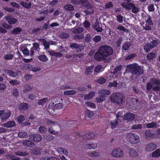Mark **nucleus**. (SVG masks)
Masks as SVG:
<instances>
[{
	"label": "nucleus",
	"mask_w": 160,
	"mask_h": 160,
	"mask_svg": "<svg viewBox=\"0 0 160 160\" xmlns=\"http://www.w3.org/2000/svg\"><path fill=\"white\" fill-rule=\"evenodd\" d=\"M113 49L111 47L107 45L101 46L96 52L94 57L97 61H104L106 58L112 54Z\"/></svg>",
	"instance_id": "obj_1"
},
{
	"label": "nucleus",
	"mask_w": 160,
	"mask_h": 160,
	"mask_svg": "<svg viewBox=\"0 0 160 160\" xmlns=\"http://www.w3.org/2000/svg\"><path fill=\"white\" fill-rule=\"evenodd\" d=\"M125 71L127 72H130L132 75L136 76L142 74L144 72L142 67L135 63L127 65Z\"/></svg>",
	"instance_id": "obj_2"
},
{
	"label": "nucleus",
	"mask_w": 160,
	"mask_h": 160,
	"mask_svg": "<svg viewBox=\"0 0 160 160\" xmlns=\"http://www.w3.org/2000/svg\"><path fill=\"white\" fill-rule=\"evenodd\" d=\"M111 101L117 104H121L125 102V96L122 93H113L110 96Z\"/></svg>",
	"instance_id": "obj_3"
},
{
	"label": "nucleus",
	"mask_w": 160,
	"mask_h": 160,
	"mask_svg": "<svg viewBox=\"0 0 160 160\" xmlns=\"http://www.w3.org/2000/svg\"><path fill=\"white\" fill-rule=\"evenodd\" d=\"M127 141L132 144H136L140 141L139 136L136 134L134 133H128L126 136Z\"/></svg>",
	"instance_id": "obj_4"
},
{
	"label": "nucleus",
	"mask_w": 160,
	"mask_h": 160,
	"mask_svg": "<svg viewBox=\"0 0 160 160\" xmlns=\"http://www.w3.org/2000/svg\"><path fill=\"white\" fill-rule=\"evenodd\" d=\"M122 7L130 11L132 9V12L134 13H137L138 12L139 9L138 8L136 7L133 3H123L122 4Z\"/></svg>",
	"instance_id": "obj_5"
},
{
	"label": "nucleus",
	"mask_w": 160,
	"mask_h": 160,
	"mask_svg": "<svg viewBox=\"0 0 160 160\" xmlns=\"http://www.w3.org/2000/svg\"><path fill=\"white\" fill-rule=\"evenodd\" d=\"M111 155L115 158L122 157L123 155V152L119 149H114L112 151Z\"/></svg>",
	"instance_id": "obj_6"
},
{
	"label": "nucleus",
	"mask_w": 160,
	"mask_h": 160,
	"mask_svg": "<svg viewBox=\"0 0 160 160\" xmlns=\"http://www.w3.org/2000/svg\"><path fill=\"white\" fill-rule=\"evenodd\" d=\"M29 139L31 141H34L36 142H38L42 140V137L40 135L37 134H33L29 136Z\"/></svg>",
	"instance_id": "obj_7"
},
{
	"label": "nucleus",
	"mask_w": 160,
	"mask_h": 160,
	"mask_svg": "<svg viewBox=\"0 0 160 160\" xmlns=\"http://www.w3.org/2000/svg\"><path fill=\"white\" fill-rule=\"evenodd\" d=\"M69 47L72 49H75L77 51L79 52L83 50V47L79 44L75 43H70Z\"/></svg>",
	"instance_id": "obj_8"
},
{
	"label": "nucleus",
	"mask_w": 160,
	"mask_h": 160,
	"mask_svg": "<svg viewBox=\"0 0 160 160\" xmlns=\"http://www.w3.org/2000/svg\"><path fill=\"white\" fill-rule=\"evenodd\" d=\"M10 24H14L16 23L18 20L15 18H14L11 16H7L4 18Z\"/></svg>",
	"instance_id": "obj_9"
},
{
	"label": "nucleus",
	"mask_w": 160,
	"mask_h": 160,
	"mask_svg": "<svg viewBox=\"0 0 160 160\" xmlns=\"http://www.w3.org/2000/svg\"><path fill=\"white\" fill-rule=\"evenodd\" d=\"M157 148V145L153 143H150L147 144L146 147V150L148 151H152L156 149Z\"/></svg>",
	"instance_id": "obj_10"
},
{
	"label": "nucleus",
	"mask_w": 160,
	"mask_h": 160,
	"mask_svg": "<svg viewBox=\"0 0 160 160\" xmlns=\"http://www.w3.org/2000/svg\"><path fill=\"white\" fill-rule=\"evenodd\" d=\"M134 114L131 113H128L125 114L124 117L123 118L124 120H132L135 118Z\"/></svg>",
	"instance_id": "obj_11"
},
{
	"label": "nucleus",
	"mask_w": 160,
	"mask_h": 160,
	"mask_svg": "<svg viewBox=\"0 0 160 160\" xmlns=\"http://www.w3.org/2000/svg\"><path fill=\"white\" fill-rule=\"evenodd\" d=\"M144 125L146 126L147 128H157L158 127V124L155 122H153L151 123H145Z\"/></svg>",
	"instance_id": "obj_12"
},
{
	"label": "nucleus",
	"mask_w": 160,
	"mask_h": 160,
	"mask_svg": "<svg viewBox=\"0 0 160 160\" xmlns=\"http://www.w3.org/2000/svg\"><path fill=\"white\" fill-rule=\"evenodd\" d=\"M92 27L97 32H101L102 30V28L100 26L99 23L97 21L94 23Z\"/></svg>",
	"instance_id": "obj_13"
},
{
	"label": "nucleus",
	"mask_w": 160,
	"mask_h": 160,
	"mask_svg": "<svg viewBox=\"0 0 160 160\" xmlns=\"http://www.w3.org/2000/svg\"><path fill=\"white\" fill-rule=\"evenodd\" d=\"M15 122L14 121H8L6 123H4L3 125L4 127L7 128L13 127H15Z\"/></svg>",
	"instance_id": "obj_14"
},
{
	"label": "nucleus",
	"mask_w": 160,
	"mask_h": 160,
	"mask_svg": "<svg viewBox=\"0 0 160 160\" xmlns=\"http://www.w3.org/2000/svg\"><path fill=\"white\" fill-rule=\"evenodd\" d=\"M11 115L10 112H4L2 117H1V119L2 122H4V120L8 119Z\"/></svg>",
	"instance_id": "obj_15"
},
{
	"label": "nucleus",
	"mask_w": 160,
	"mask_h": 160,
	"mask_svg": "<svg viewBox=\"0 0 160 160\" xmlns=\"http://www.w3.org/2000/svg\"><path fill=\"white\" fill-rule=\"evenodd\" d=\"M131 42H129L126 41L123 43L122 47V50L126 51L129 49L131 47Z\"/></svg>",
	"instance_id": "obj_16"
},
{
	"label": "nucleus",
	"mask_w": 160,
	"mask_h": 160,
	"mask_svg": "<svg viewBox=\"0 0 160 160\" xmlns=\"http://www.w3.org/2000/svg\"><path fill=\"white\" fill-rule=\"evenodd\" d=\"M93 66L87 67L85 69V74L86 75L88 76L91 74L93 71Z\"/></svg>",
	"instance_id": "obj_17"
},
{
	"label": "nucleus",
	"mask_w": 160,
	"mask_h": 160,
	"mask_svg": "<svg viewBox=\"0 0 160 160\" xmlns=\"http://www.w3.org/2000/svg\"><path fill=\"white\" fill-rule=\"evenodd\" d=\"M128 152L129 155L132 157H137L138 155V154L136 150L132 148H129Z\"/></svg>",
	"instance_id": "obj_18"
},
{
	"label": "nucleus",
	"mask_w": 160,
	"mask_h": 160,
	"mask_svg": "<svg viewBox=\"0 0 160 160\" xmlns=\"http://www.w3.org/2000/svg\"><path fill=\"white\" fill-rule=\"evenodd\" d=\"M111 93V92L109 90L107 89H102L99 91V93L103 96L105 95H109Z\"/></svg>",
	"instance_id": "obj_19"
},
{
	"label": "nucleus",
	"mask_w": 160,
	"mask_h": 160,
	"mask_svg": "<svg viewBox=\"0 0 160 160\" xmlns=\"http://www.w3.org/2000/svg\"><path fill=\"white\" fill-rule=\"evenodd\" d=\"M64 8L65 9L69 12H72L74 10V6L69 4H67L65 5Z\"/></svg>",
	"instance_id": "obj_20"
},
{
	"label": "nucleus",
	"mask_w": 160,
	"mask_h": 160,
	"mask_svg": "<svg viewBox=\"0 0 160 160\" xmlns=\"http://www.w3.org/2000/svg\"><path fill=\"white\" fill-rule=\"evenodd\" d=\"M95 135L93 133H86L83 135V137L85 139H90L95 137Z\"/></svg>",
	"instance_id": "obj_21"
},
{
	"label": "nucleus",
	"mask_w": 160,
	"mask_h": 160,
	"mask_svg": "<svg viewBox=\"0 0 160 160\" xmlns=\"http://www.w3.org/2000/svg\"><path fill=\"white\" fill-rule=\"evenodd\" d=\"M22 31V29L19 27H17L11 31V34L17 35L19 34Z\"/></svg>",
	"instance_id": "obj_22"
},
{
	"label": "nucleus",
	"mask_w": 160,
	"mask_h": 160,
	"mask_svg": "<svg viewBox=\"0 0 160 160\" xmlns=\"http://www.w3.org/2000/svg\"><path fill=\"white\" fill-rule=\"evenodd\" d=\"M41 40L42 41L43 45L44 46V49L47 50L49 48L50 42L44 39H42Z\"/></svg>",
	"instance_id": "obj_23"
},
{
	"label": "nucleus",
	"mask_w": 160,
	"mask_h": 160,
	"mask_svg": "<svg viewBox=\"0 0 160 160\" xmlns=\"http://www.w3.org/2000/svg\"><path fill=\"white\" fill-rule=\"evenodd\" d=\"M22 144L25 146L32 147L34 145L33 142H32L29 140H25L22 143Z\"/></svg>",
	"instance_id": "obj_24"
},
{
	"label": "nucleus",
	"mask_w": 160,
	"mask_h": 160,
	"mask_svg": "<svg viewBox=\"0 0 160 160\" xmlns=\"http://www.w3.org/2000/svg\"><path fill=\"white\" fill-rule=\"evenodd\" d=\"M88 154L89 156L92 157H98L100 155L99 153L95 151L88 152Z\"/></svg>",
	"instance_id": "obj_25"
},
{
	"label": "nucleus",
	"mask_w": 160,
	"mask_h": 160,
	"mask_svg": "<svg viewBox=\"0 0 160 160\" xmlns=\"http://www.w3.org/2000/svg\"><path fill=\"white\" fill-rule=\"evenodd\" d=\"M150 82L153 84L160 86V80L156 78H152L150 79Z\"/></svg>",
	"instance_id": "obj_26"
},
{
	"label": "nucleus",
	"mask_w": 160,
	"mask_h": 160,
	"mask_svg": "<svg viewBox=\"0 0 160 160\" xmlns=\"http://www.w3.org/2000/svg\"><path fill=\"white\" fill-rule=\"evenodd\" d=\"M76 92L74 90H70L64 92L63 94L66 95H74L76 94Z\"/></svg>",
	"instance_id": "obj_27"
},
{
	"label": "nucleus",
	"mask_w": 160,
	"mask_h": 160,
	"mask_svg": "<svg viewBox=\"0 0 160 160\" xmlns=\"http://www.w3.org/2000/svg\"><path fill=\"white\" fill-rule=\"evenodd\" d=\"M156 55L153 52L148 53L147 56L146 58L147 59L150 60L153 59L155 57Z\"/></svg>",
	"instance_id": "obj_28"
},
{
	"label": "nucleus",
	"mask_w": 160,
	"mask_h": 160,
	"mask_svg": "<svg viewBox=\"0 0 160 160\" xmlns=\"http://www.w3.org/2000/svg\"><path fill=\"white\" fill-rule=\"evenodd\" d=\"M33 89V87L32 86L28 84H25L24 87V89L23 91L26 92L30 91Z\"/></svg>",
	"instance_id": "obj_29"
},
{
	"label": "nucleus",
	"mask_w": 160,
	"mask_h": 160,
	"mask_svg": "<svg viewBox=\"0 0 160 160\" xmlns=\"http://www.w3.org/2000/svg\"><path fill=\"white\" fill-rule=\"evenodd\" d=\"M7 73L9 76L14 77L17 76L18 74L17 72L13 71L12 70H8Z\"/></svg>",
	"instance_id": "obj_30"
},
{
	"label": "nucleus",
	"mask_w": 160,
	"mask_h": 160,
	"mask_svg": "<svg viewBox=\"0 0 160 160\" xmlns=\"http://www.w3.org/2000/svg\"><path fill=\"white\" fill-rule=\"evenodd\" d=\"M122 67L121 65H119L115 68L114 69L113 73L114 74H118L121 73Z\"/></svg>",
	"instance_id": "obj_31"
},
{
	"label": "nucleus",
	"mask_w": 160,
	"mask_h": 160,
	"mask_svg": "<svg viewBox=\"0 0 160 160\" xmlns=\"http://www.w3.org/2000/svg\"><path fill=\"white\" fill-rule=\"evenodd\" d=\"M95 95V93L93 92H91L88 94L86 95L84 97V98L86 100L91 98L93 96Z\"/></svg>",
	"instance_id": "obj_32"
},
{
	"label": "nucleus",
	"mask_w": 160,
	"mask_h": 160,
	"mask_svg": "<svg viewBox=\"0 0 160 160\" xmlns=\"http://www.w3.org/2000/svg\"><path fill=\"white\" fill-rule=\"evenodd\" d=\"M84 12L85 13L86 15H87L89 14H92L93 12V10L92 8L89 6L87 8V9L86 11H84Z\"/></svg>",
	"instance_id": "obj_33"
},
{
	"label": "nucleus",
	"mask_w": 160,
	"mask_h": 160,
	"mask_svg": "<svg viewBox=\"0 0 160 160\" xmlns=\"http://www.w3.org/2000/svg\"><path fill=\"white\" fill-rule=\"evenodd\" d=\"M48 98H43L42 99H39L38 101V104L39 105H42L44 104L47 102L48 101Z\"/></svg>",
	"instance_id": "obj_34"
},
{
	"label": "nucleus",
	"mask_w": 160,
	"mask_h": 160,
	"mask_svg": "<svg viewBox=\"0 0 160 160\" xmlns=\"http://www.w3.org/2000/svg\"><path fill=\"white\" fill-rule=\"evenodd\" d=\"M153 48L150 45L149 43L146 44L144 46V49L146 52H149Z\"/></svg>",
	"instance_id": "obj_35"
},
{
	"label": "nucleus",
	"mask_w": 160,
	"mask_h": 160,
	"mask_svg": "<svg viewBox=\"0 0 160 160\" xmlns=\"http://www.w3.org/2000/svg\"><path fill=\"white\" fill-rule=\"evenodd\" d=\"M103 70L102 67L100 65H98L96 66L94 69V71L95 72L99 73L102 71Z\"/></svg>",
	"instance_id": "obj_36"
},
{
	"label": "nucleus",
	"mask_w": 160,
	"mask_h": 160,
	"mask_svg": "<svg viewBox=\"0 0 160 160\" xmlns=\"http://www.w3.org/2000/svg\"><path fill=\"white\" fill-rule=\"evenodd\" d=\"M38 58L40 61L45 62L48 60V58L45 55H41L38 56Z\"/></svg>",
	"instance_id": "obj_37"
},
{
	"label": "nucleus",
	"mask_w": 160,
	"mask_h": 160,
	"mask_svg": "<svg viewBox=\"0 0 160 160\" xmlns=\"http://www.w3.org/2000/svg\"><path fill=\"white\" fill-rule=\"evenodd\" d=\"M152 48L156 47L158 44V42L157 40L153 39L149 43Z\"/></svg>",
	"instance_id": "obj_38"
},
{
	"label": "nucleus",
	"mask_w": 160,
	"mask_h": 160,
	"mask_svg": "<svg viewBox=\"0 0 160 160\" xmlns=\"http://www.w3.org/2000/svg\"><path fill=\"white\" fill-rule=\"evenodd\" d=\"M145 134L146 136L148 137L152 138H153V134L152 133L151 131L150 130H147L145 132Z\"/></svg>",
	"instance_id": "obj_39"
},
{
	"label": "nucleus",
	"mask_w": 160,
	"mask_h": 160,
	"mask_svg": "<svg viewBox=\"0 0 160 160\" xmlns=\"http://www.w3.org/2000/svg\"><path fill=\"white\" fill-rule=\"evenodd\" d=\"M21 109L25 110L29 108L28 104L26 103H22L20 104L19 107Z\"/></svg>",
	"instance_id": "obj_40"
},
{
	"label": "nucleus",
	"mask_w": 160,
	"mask_h": 160,
	"mask_svg": "<svg viewBox=\"0 0 160 160\" xmlns=\"http://www.w3.org/2000/svg\"><path fill=\"white\" fill-rule=\"evenodd\" d=\"M153 157H158L160 156V149H158L154 151L152 154Z\"/></svg>",
	"instance_id": "obj_41"
},
{
	"label": "nucleus",
	"mask_w": 160,
	"mask_h": 160,
	"mask_svg": "<svg viewBox=\"0 0 160 160\" xmlns=\"http://www.w3.org/2000/svg\"><path fill=\"white\" fill-rule=\"evenodd\" d=\"M91 35L89 33L87 34L85 36L84 38V41L86 43H89L91 41Z\"/></svg>",
	"instance_id": "obj_42"
},
{
	"label": "nucleus",
	"mask_w": 160,
	"mask_h": 160,
	"mask_svg": "<svg viewBox=\"0 0 160 160\" xmlns=\"http://www.w3.org/2000/svg\"><path fill=\"white\" fill-rule=\"evenodd\" d=\"M13 57V55L8 53L6 54L4 57V58L6 60H12Z\"/></svg>",
	"instance_id": "obj_43"
},
{
	"label": "nucleus",
	"mask_w": 160,
	"mask_h": 160,
	"mask_svg": "<svg viewBox=\"0 0 160 160\" xmlns=\"http://www.w3.org/2000/svg\"><path fill=\"white\" fill-rule=\"evenodd\" d=\"M82 24L85 28L88 30V28L90 27V23L89 21L87 20H85L82 23Z\"/></svg>",
	"instance_id": "obj_44"
},
{
	"label": "nucleus",
	"mask_w": 160,
	"mask_h": 160,
	"mask_svg": "<svg viewBox=\"0 0 160 160\" xmlns=\"http://www.w3.org/2000/svg\"><path fill=\"white\" fill-rule=\"evenodd\" d=\"M84 28H78L74 29L72 32L74 33H80L83 31Z\"/></svg>",
	"instance_id": "obj_45"
},
{
	"label": "nucleus",
	"mask_w": 160,
	"mask_h": 160,
	"mask_svg": "<svg viewBox=\"0 0 160 160\" xmlns=\"http://www.w3.org/2000/svg\"><path fill=\"white\" fill-rule=\"evenodd\" d=\"M105 100V97L102 95L98 96L96 98L97 102L99 103Z\"/></svg>",
	"instance_id": "obj_46"
},
{
	"label": "nucleus",
	"mask_w": 160,
	"mask_h": 160,
	"mask_svg": "<svg viewBox=\"0 0 160 160\" xmlns=\"http://www.w3.org/2000/svg\"><path fill=\"white\" fill-rule=\"evenodd\" d=\"M60 36L62 38H67L69 36V34L67 33L62 32L59 34Z\"/></svg>",
	"instance_id": "obj_47"
},
{
	"label": "nucleus",
	"mask_w": 160,
	"mask_h": 160,
	"mask_svg": "<svg viewBox=\"0 0 160 160\" xmlns=\"http://www.w3.org/2000/svg\"><path fill=\"white\" fill-rule=\"evenodd\" d=\"M17 119L18 122L19 124H21L25 120V118L23 115H20L17 117Z\"/></svg>",
	"instance_id": "obj_48"
},
{
	"label": "nucleus",
	"mask_w": 160,
	"mask_h": 160,
	"mask_svg": "<svg viewBox=\"0 0 160 160\" xmlns=\"http://www.w3.org/2000/svg\"><path fill=\"white\" fill-rule=\"evenodd\" d=\"M9 82L12 85H16L19 84L20 82L16 79H15L11 80L9 81Z\"/></svg>",
	"instance_id": "obj_49"
},
{
	"label": "nucleus",
	"mask_w": 160,
	"mask_h": 160,
	"mask_svg": "<svg viewBox=\"0 0 160 160\" xmlns=\"http://www.w3.org/2000/svg\"><path fill=\"white\" fill-rule=\"evenodd\" d=\"M63 106V104L62 103H58L55 105L54 109H61L62 108Z\"/></svg>",
	"instance_id": "obj_50"
},
{
	"label": "nucleus",
	"mask_w": 160,
	"mask_h": 160,
	"mask_svg": "<svg viewBox=\"0 0 160 160\" xmlns=\"http://www.w3.org/2000/svg\"><path fill=\"white\" fill-rule=\"evenodd\" d=\"M18 136L21 138H26L27 137V134L26 132H20L18 133Z\"/></svg>",
	"instance_id": "obj_51"
},
{
	"label": "nucleus",
	"mask_w": 160,
	"mask_h": 160,
	"mask_svg": "<svg viewBox=\"0 0 160 160\" xmlns=\"http://www.w3.org/2000/svg\"><path fill=\"white\" fill-rule=\"evenodd\" d=\"M34 50L35 49L36 51L38 52L40 49L39 48V45L37 42H35L33 44V47Z\"/></svg>",
	"instance_id": "obj_52"
},
{
	"label": "nucleus",
	"mask_w": 160,
	"mask_h": 160,
	"mask_svg": "<svg viewBox=\"0 0 160 160\" xmlns=\"http://www.w3.org/2000/svg\"><path fill=\"white\" fill-rule=\"evenodd\" d=\"M47 124L48 125H51V126L54 125H57L58 123L56 122H53L52 121L47 119Z\"/></svg>",
	"instance_id": "obj_53"
},
{
	"label": "nucleus",
	"mask_w": 160,
	"mask_h": 160,
	"mask_svg": "<svg viewBox=\"0 0 160 160\" xmlns=\"http://www.w3.org/2000/svg\"><path fill=\"white\" fill-rule=\"evenodd\" d=\"M19 49L20 50H22L23 54L25 55H29V51L28 49L27 48H24L22 50V48L20 47H19Z\"/></svg>",
	"instance_id": "obj_54"
},
{
	"label": "nucleus",
	"mask_w": 160,
	"mask_h": 160,
	"mask_svg": "<svg viewBox=\"0 0 160 160\" xmlns=\"http://www.w3.org/2000/svg\"><path fill=\"white\" fill-rule=\"evenodd\" d=\"M117 20L119 23H122L123 22V17L121 14L118 15L117 17Z\"/></svg>",
	"instance_id": "obj_55"
},
{
	"label": "nucleus",
	"mask_w": 160,
	"mask_h": 160,
	"mask_svg": "<svg viewBox=\"0 0 160 160\" xmlns=\"http://www.w3.org/2000/svg\"><path fill=\"white\" fill-rule=\"evenodd\" d=\"M101 39V36L99 35L95 36V37L93 38V40L95 43H97L100 42Z\"/></svg>",
	"instance_id": "obj_56"
},
{
	"label": "nucleus",
	"mask_w": 160,
	"mask_h": 160,
	"mask_svg": "<svg viewBox=\"0 0 160 160\" xmlns=\"http://www.w3.org/2000/svg\"><path fill=\"white\" fill-rule=\"evenodd\" d=\"M118 124V121L116 120L112 121L110 122L111 128L113 129Z\"/></svg>",
	"instance_id": "obj_57"
},
{
	"label": "nucleus",
	"mask_w": 160,
	"mask_h": 160,
	"mask_svg": "<svg viewBox=\"0 0 160 160\" xmlns=\"http://www.w3.org/2000/svg\"><path fill=\"white\" fill-rule=\"evenodd\" d=\"M2 26L4 28L7 29H11L12 27V25L8 24L5 22L2 23Z\"/></svg>",
	"instance_id": "obj_58"
},
{
	"label": "nucleus",
	"mask_w": 160,
	"mask_h": 160,
	"mask_svg": "<svg viewBox=\"0 0 160 160\" xmlns=\"http://www.w3.org/2000/svg\"><path fill=\"white\" fill-rule=\"evenodd\" d=\"M153 84L150 82H148L147 83V85L146 86V88L148 91L150 90L152 88Z\"/></svg>",
	"instance_id": "obj_59"
},
{
	"label": "nucleus",
	"mask_w": 160,
	"mask_h": 160,
	"mask_svg": "<svg viewBox=\"0 0 160 160\" xmlns=\"http://www.w3.org/2000/svg\"><path fill=\"white\" fill-rule=\"evenodd\" d=\"M117 29L119 30L120 31H122L124 32H127L128 30L124 27L121 25H119L117 28Z\"/></svg>",
	"instance_id": "obj_60"
},
{
	"label": "nucleus",
	"mask_w": 160,
	"mask_h": 160,
	"mask_svg": "<svg viewBox=\"0 0 160 160\" xmlns=\"http://www.w3.org/2000/svg\"><path fill=\"white\" fill-rule=\"evenodd\" d=\"M46 131V129L44 127L41 126L39 128V131L41 133H45Z\"/></svg>",
	"instance_id": "obj_61"
},
{
	"label": "nucleus",
	"mask_w": 160,
	"mask_h": 160,
	"mask_svg": "<svg viewBox=\"0 0 160 160\" xmlns=\"http://www.w3.org/2000/svg\"><path fill=\"white\" fill-rule=\"evenodd\" d=\"M97 147V145L96 144H90L88 145L87 148L88 149H95Z\"/></svg>",
	"instance_id": "obj_62"
},
{
	"label": "nucleus",
	"mask_w": 160,
	"mask_h": 160,
	"mask_svg": "<svg viewBox=\"0 0 160 160\" xmlns=\"http://www.w3.org/2000/svg\"><path fill=\"white\" fill-rule=\"evenodd\" d=\"M33 152L35 154H39L41 153V150L39 148H35L33 151Z\"/></svg>",
	"instance_id": "obj_63"
},
{
	"label": "nucleus",
	"mask_w": 160,
	"mask_h": 160,
	"mask_svg": "<svg viewBox=\"0 0 160 160\" xmlns=\"http://www.w3.org/2000/svg\"><path fill=\"white\" fill-rule=\"evenodd\" d=\"M118 84V83L116 81H114L112 82H110L108 86L110 88L112 87L116 88L117 87Z\"/></svg>",
	"instance_id": "obj_64"
}]
</instances>
